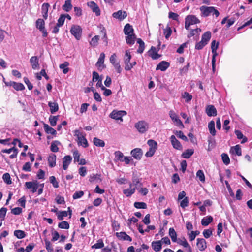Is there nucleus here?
<instances>
[{
    "instance_id": "nucleus-27",
    "label": "nucleus",
    "mask_w": 252,
    "mask_h": 252,
    "mask_svg": "<svg viewBox=\"0 0 252 252\" xmlns=\"http://www.w3.org/2000/svg\"><path fill=\"white\" fill-rule=\"evenodd\" d=\"M213 219L211 216L204 217L201 220V224L203 226H207L213 221Z\"/></svg>"
},
{
    "instance_id": "nucleus-34",
    "label": "nucleus",
    "mask_w": 252,
    "mask_h": 252,
    "mask_svg": "<svg viewBox=\"0 0 252 252\" xmlns=\"http://www.w3.org/2000/svg\"><path fill=\"white\" fill-rule=\"evenodd\" d=\"M137 42L139 44L138 49L137 50L138 53L141 54L144 52L145 49V43L141 38H138Z\"/></svg>"
},
{
    "instance_id": "nucleus-6",
    "label": "nucleus",
    "mask_w": 252,
    "mask_h": 252,
    "mask_svg": "<svg viewBox=\"0 0 252 252\" xmlns=\"http://www.w3.org/2000/svg\"><path fill=\"white\" fill-rule=\"evenodd\" d=\"M135 127L139 132L144 133L146 132L149 128L148 124L145 121H139L135 124Z\"/></svg>"
},
{
    "instance_id": "nucleus-45",
    "label": "nucleus",
    "mask_w": 252,
    "mask_h": 252,
    "mask_svg": "<svg viewBox=\"0 0 252 252\" xmlns=\"http://www.w3.org/2000/svg\"><path fill=\"white\" fill-rule=\"evenodd\" d=\"M174 133L179 138L182 140L187 141L188 140V138L184 134L183 132L181 130L174 131Z\"/></svg>"
},
{
    "instance_id": "nucleus-16",
    "label": "nucleus",
    "mask_w": 252,
    "mask_h": 252,
    "mask_svg": "<svg viewBox=\"0 0 252 252\" xmlns=\"http://www.w3.org/2000/svg\"><path fill=\"white\" fill-rule=\"evenodd\" d=\"M170 66V63L163 61L160 62L156 67V70H160L162 71H165Z\"/></svg>"
},
{
    "instance_id": "nucleus-15",
    "label": "nucleus",
    "mask_w": 252,
    "mask_h": 252,
    "mask_svg": "<svg viewBox=\"0 0 252 252\" xmlns=\"http://www.w3.org/2000/svg\"><path fill=\"white\" fill-rule=\"evenodd\" d=\"M131 154L136 159L140 160L143 155V152L140 148H135L131 151Z\"/></svg>"
},
{
    "instance_id": "nucleus-22",
    "label": "nucleus",
    "mask_w": 252,
    "mask_h": 252,
    "mask_svg": "<svg viewBox=\"0 0 252 252\" xmlns=\"http://www.w3.org/2000/svg\"><path fill=\"white\" fill-rule=\"evenodd\" d=\"M48 162L50 167H54L56 166V156L54 154L49 155L48 158Z\"/></svg>"
},
{
    "instance_id": "nucleus-5",
    "label": "nucleus",
    "mask_w": 252,
    "mask_h": 252,
    "mask_svg": "<svg viewBox=\"0 0 252 252\" xmlns=\"http://www.w3.org/2000/svg\"><path fill=\"white\" fill-rule=\"evenodd\" d=\"M141 181L142 178H139L136 173L133 172L132 174V183H129V187L131 188L132 186H134V188H135V189H138L139 187H141L143 186Z\"/></svg>"
},
{
    "instance_id": "nucleus-17",
    "label": "nucleus",
    "mask_w": 252,
    "mask_h": 252,
    "mask_svg": "<svg viewBox=\"0 0 252 252\" xmlns=\"http://www.w3.org/2000/svg\"><path fill=\"white\" fill-rule=\"evenodd\" d=\"M112 16L116 19L122 20L126 17L127 13L125 11L119 10L116 12L113 13Z\"/></svg>"
},
{
    "instance_id": "nucleus-10",
    "label": "nucleus",
    "mask_w": 252,
    "mask_h": 252,
    "mask_svg": "<svg viewBox=\"0 0 252 252\" xmlns=\"http://www.w3.org/2000/svg\"><path fill=\"white\" fill-rule=\"evenodd\" d=\"M105 55L104 53H101L100 55L98 61L96 63V66L97 67L98 70L102 71L103 69L106 67L104 64Z\"/></svg>"
},
{
    "instance_id": "nucleus-12",
    "label": "nucleus",
    "mask_w": 252,
    "mask_h": 252,
    "mask_svg": "<svg viewBox=\"0 0 252 252\" xmlns=\"http://www.w3.org/2000/svg\"><path fill=\"white\" fill-rule=\"evenodd\" d=\"M171 143L173 148L181 150L182 149V146L180 141L177 140L175 135H172L170 138Z\"/></svg>"
},
{
    "instance_id": "nucleus-21",
    "label": "nucleus",
    "mask_w": 252,
    "mask_h": 252,
    "mask_svg": "<svg viewBox=\"0 0 252 252\" xmlns=\"http://www.w3.org/2000/svg\"><path fill=\"white\" fill-rule=\"evenodd\" d=\"M49 7L50 4L48 3H44L42 5L41 12L45 19H47L48 18V12Z\"/></svg>"
},
{
    "instance_id": "nucleus-25",
    "label": "nucleus",
    "mask_w": 252,
    "mask_h": 252,
    "mask_svg": "<svg viewBox=\"0 0 252 252\" xmlns=\"http://www.w3.org/2000/svg\"><path fill=\"white\" fill-rule=\"evenodd\" d=\"M124 32L125 35H129L134 33V30L132 26L130 24H126L124 28Z\"/></svg>"
},
{
    "instance_id": "nucleus-41",
    "label": "nucleus",
    "mask_w": 252,
    "mask_h": 252,
    "mask_svg": "<svg viewBox=\"0 0 252 252\" xmlns=\"http://www.w3.org/2000/svg\"><path fill=\"white\" fill-rule=\"evenodd\" d=\"M135 188H130L123 190V193L127 197H129L134 193Z\"/></svg>"
},
{
    "instance_id": "nucleus-7",
    "label": "nucleus",
    "mask_w": 252,
    "mask_h": 252,
    "mask_svg": "<svg viewBox=\"0 0 252 252\" xmlns=\"http://www.w3.org/2000/svg\"><path fill=\"white\" fill-rule=\"evenodd\" d=\"M126 112L125 111L113 110L110 114V117L116 120L123 121L122 117L126 115Z\"/></svg>"
},
{
    "instance_id": "nucleus-23",
    "label": "nucleus",
    "mask_w": 252,
    "mask_h": 252,
    "mask_svg": "<svg viewBox=\"0 0 252 252\" xmlns=\"http://www.w3.org/2000/svg\"><path fill=\"white\" fill-rule=\"evenodd\" d=\"M153 249L156 252L160 251L162 249L161 241H153L151 244Z\"/></svg>"
},
{
    "instance_id": "nucleus-18",
    "label": "nucleus",
    "mask_w": 252,
    "mask_h": 252,
    "mask_svg": "<svg viewBox=\"0 0 252 252\" xmlns=\"http://www.w3.org/2000/svg\"><path fill=\"white\" fill-rule=\"evenodd\" d=\"M148 53L153 60H157L161 56V55L157 53L156 47L154 46L151 47L150 50L148 51Z\"/></svg>"
},
{
    "instance_id": "nucleus-42",
    "label": "nucleus",
    "mask_w": 252,
    "mask_h": 252,
    "mask_svg": "<svg viewBox=\"0 0 252 252\" xmlns=\"http://www.w3.org/2000/svg\"><path fill=\"white\" fill-rule=\"evenodd\" d=\"M45 22L42 19H38L36 22V26L40 31L45 28Z\"/></svg>"
},
{
    "instance_id": "nucleus-48",
    "label": "nucleus",
    "mask_w": 252,
    "mask_h": 252,
    "mask_svg": "<svg viewBox=\"0 0 252 252\" xmlns=\"http://www.w3.org/2000/svg\"><path fill=\"white\" fill-rule=\"evenodd\" d=\"M99 40V36L98 35H95L93 37L91 41L90 42V44L92 46L95 47L97 45L98 41Z\"/></svg>"
},
{
    "instance_id": "nucleus-8",
    "label": "nucleus",
    "mask_w": 252,
    "mask_h": 252,
    "mask_svg": "<svg viewBox=\"0 0 252 252\" xmlns=\"http://www.w3.org/2000/svg\"><path fill=\"white\" fill-rule=\"evenodd\" d=\"M169 116L172 120L175 123L176 126L179 127L181 126L182 128L184 127V126L182 121L179 119L177 115L173 110L170 111Z\"/></svg>"
},
{
    "instance_id": "nucleus-33",
    "label": "nucleus",
    "mask_w": 252,
    "mask_h": 252,
    "mask_svg": "<svg viewBox=\"0 0 252 252\" xmlns=\"http://www.w3.org/2000/svg\"><path fill=\"white\" fill-rule=\"evenodd\" d=\"M135 39L136 35L135 34L127 35V36L126 37V43L129 45L133 44L135 43Z\"/></svg>"
},
{
    "instance_id": "nucleus-9",
    "label": "nucleus",
    "mask_w": 252,
    "mask_h": 252,
    "mask_svg": "<svg viewBox=\"0 0 252 252\" xmlns=\"http://www.w3.org/2000/svg\"><path fill=\"white\" fill-rule=\"evenodd\" d=\"M25 187L29 189H31L32 193L35 192L39 187L38 183L37 181L32 182H27L25 183Z\"/></svg>"
},
{
    "instance_id": "nucleus-14",
    "label": "nucleus",
    "mask_w": 252,
    "mask_h": 252,
    "mask_svg": "<svg viewBox=\"0 0 252 252\" xmlns=\"http://www.w3.org/2000/svg\"><path fill=\"white\" fill-rule=\"evenodd\" d=\"M206 113L209 117L216 116L217 115V110L213 105H208L207 106Z\"/></svg>"
},
{
    "instance_id": "nucleus-38",
    "label": "nucleus",
    "mask_w": 252,
    "mask_h": 252,
    "mask_svg": "<svg viewBox=\"0 0 252 252\" xmlns=\"http://www.w3.org/2000/svg\"><path fill=\"white\" fill-rule=\"evenodd\" d=\"M169 235L173 242L177 241V233L173 228H170L169 230Z\"/></svg>"
},
{
    "instance_id": "nucleus-52",
    "label": "nucleus",
    "mask_w": 252,
    "mask_h": 252,
    "mask_svg": "<svg viewBox=\"0 0 252 252\" xmlns=\"http://www.w3.org/2000/svg\"><path fill=\"white\" fill-rule=\"evenodd\" d=\"M13 87L16 91H22L25 89V86L21 83H17L14 82V83H13Z\"/></svg>"
},
{
    "instance_id": "nucleus-37",
    "label": "nucleus",
    "mask_w": 252,
    "mask_h": 252,
    "mask_svg": "<svg viewBox=\"0 0 252 252\" xmlns=\"http://www.w3.org/2000/svg\"><path fill=\"white\" fill-rule=\"evenodd\" d=\"M208 129L210 133L212 136H215L216 131L215 127V122L213 121H210L208 124Z\"/></svg>"
},
{
    "instance_id": "nucleus-64",
    "label": "nucleus",
    "mask_w": 252,
    "mask_h": 252,
    "mask_svg": "<svg viewBox=\"0 0 252 252\" xmlns=\"http://www.w3.org/2000/svg\"><path fill=\"white\" fill-rule=\"evenodd\" d=\"M189 200L188 197H185L180 202V206L185 208L187 207L189 205Z\"/></svg>"
},
{
    "instance_id": "nucleus-36",
    "label": "nucleus",
    "mask_w": 252,
    "mask_h": 252,
    "mask_svg": "<svg viewBox=\"0 0 252 252\" xmlns=\"http://www.w3.org/2000/svg\"><path fill=\"white\" fill-rule=\"evenodd\" d=\"M61 143L58 140H55L51 143L50 150L53 152H57L59 151V148L58 147V145H60Z\"/></svg>"
},
{
    "instance_id": "nucleus-59",
    "label": "nucleus",
    "mask_w": 252,
    "mask_h": 252,
    "mask_svg": "<svg viewBox=\"0 0 252 252\" xmlns=\"http://www.w3.org/2000/svg\"><path fill=\"white\" fill-rule=\"evenodd\" d=\"M219 42H216L215 40H213L211 42V50L213 54L217 53V49L218 48Z\"/></svg>"
},
{
    "instance_id": "nucleus-29",
    "label": "nucleus",
    "mask_w": 252,
    "mask_h": 252,
    "mask_svg": "<svg viewBox=\"0 0 252 252\" xmlns=\"http://www.w3.org/2000/svg\"><path fill=\"white\" fill-rule=\"evenodd\" d=\"M230 152L232 154H235L237 156H241L242 152L241 149L239 145H236L235 146L232 147L230 149Z\"/></svg>"
},
{
    "instance_id": "nucleus-50",
    "label": "nucleus",
    "mask_w": 252,
    "mask_h": 252,
    "mask_svg": "<svg viewBox=\"0 0 252 252\" xmlns=\"http://www.w3.org/2000/svg\"><path fill=\"white\" fill-rule=\"evenodd\" d=\"M2 179L7 184L10 185L12 183L10 175L8 173H4L2 176Z\"/></svg>"
},
{
    "instance_id": "nucleus-3",
    "label": "nucleus",
    "mask_w": 252,
    "mask_h": 252,
    "mask_svg": "<svg viewBox=\"0 0 252 252\" xmlns=\"http://www.w3.org/2000/svg\"><path fill=\"white\" fill-rule=\"evenodd\" d=\"M74 135L78 139L77 143L79 145H81L84 148L88 147L89 144L86 138L79 130H75L74 131Z\"/></svg>"
},
{
    "instance_id": "nucleus-1",
    "label": "nucleus",
    "mask_w": 252,
    "mask_h": 252,
    "mask_svg": "<svg viewBox=\"0 0 252 252\" xmlns=\"http://www.w3.org/2000/svg\"><path fill=\"white\" fill-rule=\"evenodd\" d=\"M200 10L201 12L202 15L204 17H207L211 13L215 15L216 17H218L220 15L219 11L213 6H202L200 7Z\"/></svg>"
},
{
    "instance_id": "nucleus-30",
    "label": "nucleus",
    "mask_w": 252,
    "mask_h": 252,
    "mask_svg": "<svg viewBox=\"0 0 252 252\" xmlns=\"http://www.w3.org/2000/svg\"><path fill=\"white\" fill-rule=\"evenodd\" d=\"M44 128L45 131L47 134H51L53 135H56L57 132L53 128L50 127L48 124L44 123Z\"/></svg>"
},
{
    "instance_id": "nucleus-2",
    "label": "nucleus",
    "mask_w": 252,
    "mask_h": 252,
    "mask_svg": "<svg viewBox=\"0 0 252 252\" xmlns=\"http://www.w3.org/2000/svg\"><path fill=\"white\" fill-rule=\"evenodd\" d=\"M199 19L194 15H189L185 18V28L187 30H189L191 25L199 23Z\"/></svg>"
},
{
    "instance_id": "nucleus-53",
    "label": "nucleus",
    "mask_w": 252,
    "mask_h": 252,
    "mask_svg": "<svg viewBox=\"0 0 252 252\" xmlns=\"http://www.w3.org/2000/svg\"><path fill=\"white\" fill-rule=\"evenodd\" d=\"M134 206L137 209L147 208V204L143 202H135L134 203Z\"/></svg>"
},
{
    "instance_id": "nucleus-31",
    "label": "nucleus",
    "mask_w": 252,
    "mask_h": 252,
    "mask_svg": "<svg viewBox=\"0 0 252 252\" xmlns=\"http://www.w3.org/2000/svg\"><path fill=\"white\" fill-rule=\"evenodd\" d=\"M48 105L50 107V112L52 114H54L59 110V106L56 102H49Z\"/></svg>"
},
{
    "instance_id": "nucleus-40",
    "label": "nucleus",
    "mask_w": 252,
    "mask_h": 252,
    "mask_svg": "<svg viewBox=\"0 0 252 252\" xmlns=\"http://www.w3.org/2000/svg\"><path fill=\"white\" fill-rule=\"evenodd\" d=\"M14 235L18 239H22L26 236L25 232L21 230H16L14 232Z\"/></svg>"
},
{
    "instance_id": "nucleus-51",
    "label": "nucleus",
    "mask_w": 252,
    "mask_h": 252,
    "mask_svg": "<svg viewBox=\"0 0 252 252\" xmlns=\"http://www.w3.org/2000/svg\"><path fill=\"white\" fill-rule=\"evenodd\" d=\"M221 158L223 163L226 165L230 163V158L228 155L226 153H222L221 155Z\"/></svg>"
},
{
    "instance_id": "nucleus-49",
    "label": "nucleus",
    "mask_w": 252,
    "mask_h": 252,
    "mask_svg": "<svg viewBox=\"0 0 252 252\" xmlns=\"http://www.w3.org/2000/svg\"><path fill=\"white\" fill-rule=\"evenodd\" d=\"M104 246V243L102 239H99L97 243L92 246V249H100L102 248Z\"/></svg>"
},
{
    "instance_id": "nucleus-63",
    "label": "nucleus",
    "mask_w": 252,
    "mask_h": 252,
    "mask_svg": "<svg viewBox=\"0 0 252 252\" xmlns=\"http://www.w3.org/2000/svg\"><path fill=\"white\" fill-rule=\"evenodd\" d=\"M201 31V29L200 28H196L195 29H192L190 31L189 34L188 35V38H190L191 37L195 35L196 34L198 33L199 32Z\"/></svg>"
},
{
    "instance_id": "nucleus-11",
    "label": "nucleus",
    "mask_w": 252,
    "mask_h": 252,
    "mask_svg": "<svg viewBox=\"0 0 252 252\" xmlns=\"http://www.w3.org/2000/svg\"><path fill=\"white\" fill-rule=\"evenodd\" d=\"M87 5L95 13L96 16L100 15V10L99 6L94 1H90L87 3Z\"/></svg>"
},
{
    "instance_id": "nucleus-56",
    "label": "nucleus",
    "mask_w": 252,
    "mask_h": 252,
    "mask_svg": "<svg viewBox=\"0 0 252 252\" xmlns=\"http://www.w3.org/2000/svg\"><path fill=\"white\" fill-rule=\"evenodd\" d=\"M58 227L61 229H68L69 228V224L68 222L66 221H62L59 223Z\"/></svg>"
},
{
    "instance_id": "nucleus-24",
    "label": "nucleus",
    "mask_w": 252,
    "mask_h": 252,
    "mask_svg": "<svg viewBox=\"0 0 252 252\" xmlns=\"http://www.w3.org/2000/svg\"><path fill=\"white\" fill-rule=\"evenodd\" d=\"M72 160V157L70 155H67L63 158V168L66 170Z\"/></svg>"
},
{
    "instance_id": "nucleus-58",
    "label": "nucleus",
    "mask_w": 252,
    "mask_h": 252,
    "mask_svg": "<svg viewBox=\"0 0 252 252\" xmlns=\"http://www.w3.org/2000/svg\"><path fill=\"white\" fill-rule=\"evenodd\" d=\"M196 176L201 182H204L205 181V175L202 170H199L196 173Z\"/></svg>"
},
{
    "instance_id": "nucleus-57",
    "label": "nucleus",
    "mask_w": 252,
    "mask_h": 252,
    "mask_svg": "<svg viewBox=\"0 0 252 252\" xmlns=\"http://www.w3.org/2000/svg\"><path fill=\"white\" fill-rule=\"evenodd\" d=\"M50 183L52 184L53 186L55 188H58L59 187V183L56 180V179L54 176H50L49 178Z\"/></svg>"
},
{
    "instance_id": "nucleus-19",
    "label": "nucleus",
    "mask_w": 252,
    "mask_h": 252,
    "mask_svg": "<svg viewBox=\"0 0 252 252\" xmlns=\"http://www.w3.org/2000/svg\"><path fill=\"white\" fill-rule=\"evenodd\" d=\"M32 69H36L39 67V60L37 56H32L30 60Z\"/></svg>"
},
{
    "instance_id": "nucleus-62",
    "label": "nucleus",
    "mask_w": 252,
    "mask_h": 252,
    "mask_svg": "<svg viewBox=\"0 0 252 252\" xmlns=\"http://www.w3.org/2000/svg\"><path fill=\"white\" fill-rule=\"evenodd\" d=\"M68 215L67 212L66 211H59L57 215L58 219L59 220H63L64 217H66Z\"/></svg>"
},
{
    "instance_id": "nucleus-26",
    "label": "nucleus",
    "mask_w": 252,
    "mask_h": 252,
    "mask_svg": "<svg viewBox=\"0 0 252 252\" xmlns=\"http://www.w3.org/2000/svg\"><path fill=\"white\" fill-rule=\"evenodd\" d=\"M235 133L236 135L237 138L238 139H242L241 142L242 144L245 143L246 142H247L248 138L246 136H244V135L240 130H235Z\"/></svg>"
},
{
    "instance_id": "nucleus-60",
    "label": "nucleus",
    "mask_w": 252,
    "mask_h": 252,
    "mask_svg": "<svg viewBox=\"0 0 252 252\" xmlns=\"http://www.w3.org/2000/svg\"><path fill=\"white\" fill-rule=\"evenodd\" d=\"M182 97L185 99L186 102H189L192 99V96L188 92H184Z\"/></svg>"
},
{
    "instance_id": "nucleus-28",
    "label": "nucleus",
    "mask_w": 252,
    "mask_h": 252,
    "mask_svg": "<svg viewBox=\"0 0 252 252\" xmlns=\"http://www.w3.org/2000/svg\"><path fill=\"white\" fill-rule=\"evenodd\" d=\"M211 37V33L210 31H207L203 33L201 37V41L207 44Z\"/></svg>"
},
{
    "instance_id": "nucleus-35",
    "label": "nucleus",
    "mask_w": 252,
    "mask_h": 252,
    "mask_svg": "<svg viewBox=\"0 0 252 252\" xmlns=\"http://www.w3.org/2000/svg\"><path fill=\"white\" fill-rule=\"evenodd\" d=\"M194 153V150L188 149L186 150L182 154V157L185 158H189Z\"/></svg>"
},
{
    "instance_id": "nucleus-55",
    "label": "nucleus",
    "mask_w": 252,
    "mask_h": 252,
    "mask_svg": "<svg viewBox=\"0 0 252 252\" xmlns=\"http://www.w3.org/2000/svg\"><path fill=\"white\" fill-rule=\"evenodd\" d=\"M163 33L165 35L166 39H168L172 33V30L171 28L169 26H167L165 29H164Z\"/></svg>"
},
{
    "instance_id": "nucleus-39",
    "label": "nucleus",
    "mask_w": 252,
    "mask_h": 252,
    "mask_svg": "<svg viewBox=\"0 0 252 252\" xmlns=\"http://www.w3.org/2000/svg\"><path fill=\"white\" fill-rule=\"evenodd\" d=\"M94 144L97 147H103L105 146V142L103 140L97 137H94L93 139Z\"/></svg>"
},
{
    "instance_id": "nucleus-4",
    "label": "nucleus",
    "mask_w": 252,
    "mask_h": 252,
    "mask_svg": "<svg viewBox=\"0 0 252 252\" xmlns=\"http://www.w3.org/2000/svg\"><path fill=\"white\" fill-rule=\"evenodd\" d=\"M70 33L77 40L81 39L82 36V29L79 25H73L70 29Z\"/></svg>"
},
{
    "instance_id": "nucleus-13",
    "label": "nucleus",
    "mask_w": 252,
    "mask_h": 252,
    "mask_svg": "<svg viewBox=\"0 0 252 252\" xmlns=\"http://www.w3.org/2000/svg\"><path fill=\"white\" fill-rule=\"evenodd\" d=\"M196 245L199 250L200 251H204L207 248V243L203 238H197Z\"/></svg>"
},
{
    "instance_id": "nucleus-47",
    "label": "nucleus",
    "mask_w": 252,
    "mask_h": 252,
    "mask_svg": "<svg viewBox=\"0 0 252 252\" xmlns=\"http://www.w3.org/2000/svg\"><path fill=\"white\" fill-rule=\"evenodd\" d=\"M59 116H52L51 115L49 118V121L50 125L52 126H54L57 124V121L58 120Z\"/></svg>"
},
{
    "instance_id": "nucleus-32",
    "label": "nucleus",
    "mask_w": 252,
    "mask_h": 252,
    "mask_svg": "<svg viewBox=\"0 0 252 252\" xmlns=\"http://www.w3.org/2000/svg\"><path fill=\"white\" fill-rule=\"evenodd\" d=\"M72 8L71 4V0H67L65 1V3L63 5L62 8L66 12L70 11Z\"/></svg>"
},
{
    "instance_id": "nucleus-43",
    "label": "nucleus",
    "mask_w": 252,
    "mask_h": 252,
    "mask_svg": "<svg viewBox=\"0 0 252 252\" xmlns=\"http://www.w3.org/2000/svg\"><path fill=\"white\" fill-rule=\"evenodd\" d=\"M147 144L149 146V148L156 150L158 148V144L157 142L152 139L148 140Z\"/></svg>"
},
{
    "instance_id": "nucleus-20",
    "label": "nucleus",
    "mask_w": 252,
    "mask_h": 252,
    "mask_svg": "<svg viewBox=\"0 0 252 252\" xmlns=\"http://www.w3.org/2000/svg\"><path fill=\"white\" fill-rule=\"evenodd\" d=\"M116 236L120 239L126 240L129 242L132 241V238L125 232H117Z\"/></svg>"
},
{
    "instance_id": "nucleus-54",
    "label": "nucleus",
    "mask_w": 252,
    "mask_h": 252,
    "mask_svg": "<svg viewBox=\"0 0 252 252\" xmlns=\"http://www.w3.org/2000/svg\"><path fill=\"white\" fill-rule=\"evenodd\" d=\"M44 241L45 243V247L47 251L49 252H53L54 250L51 242L47 239H45Z\"/></svg>"
},
{
    "instance_id": "nucleus-61",
    "label": "nucleus",
    "mask_w": 252,
    "mask_h": 252,
    "mask_svg": "<svg viewBox=\"0 0 252 252\" xmlns=\"http://www.w3.org/2000/svg\"><path fill=\"white\" fill-rule=\"evenodd\" d=\"M114 155L117 160L123 161V158H124V155L121 152L119 151H116Z\"/></svg>"
},
{
    "instance_id": "nucleus-46",
    "label": "nucleus",
    "mask_w": 252,
    "mask_h": 252,
    "mask_svg": "<svg viewBox=\"0 0 252 252\" xmlns=\"http://www.w3.org/2000/svg\"><path fill=\"white\" fill-rule=\"evenodd\" d=\"M69 63L67 62H65L60 65V68L63 69V72L64 74H66L68 72L69 68L67 67Z\"/></svg>"
},
{
    "instance_id": "nucleus-44",
    "label": "nucleus",
    "mask_w": 252,
    "mask_h": 252,
    "mask_svg": "<svg viewBox=\"0 0 252 252\" xmlns=\"http://www.w3.org/2000/svg\"><path fill=\"white\" fill-rule=\"evenodd\" d=\"M131 59V56L130 55V53L127 50L126 51L124 58V63L125 66H126L128 63H130Z\"/></svg>"
}]
</instances>
